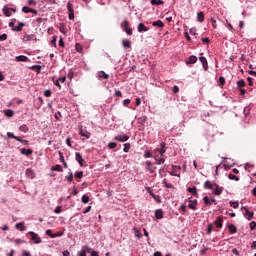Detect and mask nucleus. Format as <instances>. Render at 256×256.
<instances>
[{"label":"nucleus","mask_w":256,"mask_h":256,"mask_svg":"<svg viewBox=\"0 0 256 256\" xmlns=\"http://www.w3.org/2000/svg\"><path fill=\"white\" fill-rule=\"evenodd\" d=\"M15 229H19V231H27V227L25 226V223L20 222L15 225Z\"/></svg>","instance_id":"nucleus-19"},{"label":"nucleus","mask_w":256,"mask_h":256,"mask_svg":"<svg viewBox=\"0 0 256 256\" xmlns=\"http://www.w3.org/2000/svg\"><path fill=\"white\" fill-rule=\"evenodd\" d=\"M117 147V143H115V142H110L109 144H108V148L109 149H115Z\"/></svg>","instance_id":"nucleus-52"},{"label":"nucleus","mask_w":256,"mask_h":256,"mask_svg":"<svg viewBox=\"0 0 256 256\" xmlns=\"http://www.w3.org/2000/svg\"><path fill=\"white\" fill-rule=\"evenodd\" d=\"M20 153H21L22 155H26V157H29V155H33V150L27 149V148H22V149L20 150Z\"/></svg>","instance_id":"nucleus-17"},{"label":"nucleus","mask_w":256,"mask_h":256,"mask_svg":"<svg viewBox=\"0 0 256 256\" xmlns=\"http://www.w3.org/2000/svg\"><path fill=\"white\" fill-rule=\"evenodd\" d=\"M199 61L201 62L204 71H207V70L209 69V64H208V62H207V58H205L204 56H201V57L199 58Z\"/></svg>","instance_id":"nucleus-9"},{"label":"nucleus","mask_w":256,"mask_h":256,"mask_svg":"<svg viewBox=\"0 0 256 256\" xmlns=\"http://www.w3.org/2000/svg\"><path fill=\"white\" fill-rule=\"evenodd\" d=\"M203 201L207 207H211L212 203H214V205H217V200L214 198H209L208 196H205L203 198Z\"/></svg>","instance_id":"nucleus-6"},{"label":"nucleus","mask_w":256,"mask_h":256,"mask_svg":"<svg viewBox=\"0 0 256 256\" xmlns=\"http://www.w3.org/2000/svg\"><path fill=\"white\" fill-rule=\"evenodd\" d=\"M76 51L78 53H81V51H83V47L81 46V44H76Z\"/></svg>","instance_id":"nucleus-58"},{"label":"nucleus","mask_w":256,"mask_h":256,"mask_svg":"<svg viewBox=\"0 0 256 256\" xmlns=\"http://www.w3.org/2000/svg\"><path fill=\"white\" fill-rule=\"evenodd\" d=\"M152 25H153V27H160V28L165 27V24H164L163 21H161V20L154 21V22L152 23Z\"/></svg>","instance_id":"nucleus-23"},{"label":"nucleus","mask_w":256,"mask_h":256,"mask_svg":"<svg viewBox=\"0 0 256 256\" xmlns=\"http://www.w3.org/2000/svg\"><path fill=\"white\" fill-rule=\"evenodd\" d=\"M229 203H230V207H233V209L239 208V202L230 201Z\"/></svg>","instance_id":"nucleus-46"},{"label":"nucleus","mask_w":256,"mask_h":256,"mask_svg":"<svg viewBox=\"0 0 256 256\" xmlns=\"http://www.w3.org/2000/svg\"><path fill=\"white\" fill-rule=\"evenodd\" d=\"M246 83L244 82V80H239L237 81V87L241 88V87H245Z\"/></svg>","instance_id":"nucleus-49"},{"label":"nucleus","mask_w":256,"mask_h":256,"mask_svg":"<svg viewBox=\"0 0 256 256\" xmlns=\"http://www.w3.org/2000/svg\"><path fill=\"white\" fill-rule=\"evenodd\" d=\"M122 29H124L127 35H133V29L129 28V21L125 20L122 24Z\"/></svg>","instance_id":"nucleus-4"},{"label":"nucleus","mask_w":256,"mask_h":256,"mask_svg":"<svg viewBox=\"0 0 256 256\" xmlns=\"http://www.w3.org/2000/svg\"><path fill=\"white\" fill-rule=\"evenodd\" d=\"M210 23L213 26V29H217V20L215 18H210Z\"/></svg>","instance_id":"nucleus-48"},{"label":"nucleus","mask_w":256,"mask_h":256,"mask_svg":"<svg viewBox=\"0 0 256 256\" xmlns=\"http://www.w3.org/2000/svg\"><path fill=\"white\" fill-rule=\"evenodd\" d=\"M67 10H68V19H70V21H73V19H75V10H73V5L71 4V2L67 3Z\"/></svg>","instance_id":"nucleus-2"},{"label":"nucleus","mask_w":256,"mask_h":256,"mask_svg":"<svg viewBox=\"0 0 256 256\" xmlns=\"http://www.w3.org/2000/svg\"><path fill=\"white\" fill-rule=\"evenodd\" d=\"M133 231L135 233V237H137L138 239H141L143 237V234H141V230H139V228L134 227Z\"/></svg>","instance_id":"nucleus-24"},{"label":"nucleus","mask_w":256,"mask_h":256,"mask_svg":"<svg viewBox=\"0 0 256 256\" xmlns=\"http://www.w3.org/2000/svg\"><path fill=\"white\" fill-rule=\"evenodd\" d=\"M14 243H16V245H21L22 243H25V240L17 238L14 240Z\"/></svg>","instance_id":"nucleus-56"},{"label":"nucleus","mask_w":256,"mask_h":256,"mask_svg":"<svg viewBox=\"0 0 256 256\" xmlns=\"http://www.w3.org/2000/svg\"><path fill=\"white\" fill-rule=\"evenodd\" d=\"M151 5H163L162 0H151Z\"/></svg>","instance_id":"nucleus-47"},{"label":"nucleus","mask_w":256,"mask_h":256,"mask_svg":"<svg viewBox=\"0 0 256 256\" xmlns=\"http://www.w3.org/2000/svg\"><path fill=\"white\" fill-rule=\"evenodd\" d=\"M114 141H119L120 143H125V141H129V136L126 134H120L114 137Z\"/></svg>","instance_id":"nucleus-3"},{"label":"nucleus","mask_w":256,"mask_h":256,"mask_svg":"<svg viewBox=\"0 0 256 256\" xmlns=\"http://www.w3.org/2000/svg\"><path fill=\"white\" fill-rule=\"evenodd\" d=\"M197 63V56L191 55L186 61V65H195Z\"/></svg>","instance_id":"nucleus-12"},{"label":"nucleus","mask_w":256,"mask_h":256,"mask_svg":"<svg viewBox=\"0 0 256 256\" xmlns=\"http://www.w3.org/2000/svg\"><path fill=\"white\" fill-rule=\"evenodd\" d=\"M214 225H216L218 229H221V227H223V218H221V216H218L214 221Z\"/></svg>","instance_id":"nucleus-16"},{"label":"nucleus","mask_w":256,"mask_h":256,"mask_svg":"<svg viewBox=\"0 0 256 256\" xmlns=\"http://www.w3.org/2000/svg\"><path fill=\"white\" fill-rule=\"evenodd\" d=\"M51 94H52L51 90H45L44 91L45 97H51Z\"/></svg>","instance_id":"nucleus-62"},{"label":"nucleus","mask_w":256,"mask_h":256,"mask_svg":"<svg viewBox=\"0 0 256 256\" xmlns=\"http://www.w3.org/2000/svg\"><path fill=\"white\" fill-rule=\"evenodd\" d=\"M188 193H192L194 197H199V193H197V187H189L187 188Z\"/></svg>","instance_id":"nucleus-18"},{"label":"nucleus","mask_w":256,"mask_h":256,"mask_svg":"<svg viewBox=\"0 0 256 256\" xmlns=\"http://www.w3.org/2000/svg\"><path fill=\"white\" fill-rule=\"evenodd\" d=\"M27 59H29V58H27V56L20 55V56H16L15 61H17L18 63H20V62H25V61H27Z\"/></svg>","instance_id":"nucleus-25"},{"label":"nucleus","mask_w":256,"mask_h":256,"mask_svg":"<svg viewBox=\"0 0 256 256\" xmlns=\"http://www.w3.org/2000/svg\"><path fill=\"white\" fill-rule=\"evenodd\" d=\"M82 203H84V204L89 203V196L83 195L82 196Z\"/></svg>","instance_id":"nucleus-51"},{"label":"nucleus","mask_w":256,"mask_h":256,"mask_svg":"<svg viewBox=\"0 0 256 256\" xmlns=\"http://www.w3.org/2000/svg\"><path fill=\"white\" fill-rule=\"evenodd\" d=\"M122 45L123 47H125V49L131 48V40H127V39L123 40Z\"/></svg>","instance_id":"nucleus-33"},{"label":"nucleus","mask_w":256,"mask_h":256,"mask_svg":"<svg viewBox=\"0 0 256 256\" xmlns=\"http://www.w3.org/2000/svg\"><path fill=\"white\" fill-rule=\"evenodd\" d=\"M16 28H14V31H16L17 33L23 31V28L25 27V23L23 22H19L17 26H15Z\"/></svg>","instance_id":"nucleus-21"},{"label":"nucleus","mask_w":256,"mask_h":256,"mask_svg":"<svg viewBox=\"0 0 256 256\" xmlns=\"http://www.w3.org/2000/svg\"><path fill=\"white\" fill-rule=\"evenodd\" d=\"M42 105H43V98L42 97H38L36 105H35V108L36 109H41Z\"/></svg>","instance_id":"nucleus-30"},{"label":"nucleus","mask_w":256,"mask_h":256,"mask_svg":"<svg viewBox=\"0 0 256 256\" xmlns=\"http://www.w3.org/2000/svg\"><path fill=\"white\" fill-rule=\"evenodd\" d=\"M0 41H7V34L0 35Z\"/></svg>","instance_id":"nucleus-63"},{"label":"nucleus","mask_w":256,"mask_h":256,"mask_svg":"<svg viewBox=\"0 0 256 256\" xmlns=\"http://www.w3.org/2000/svg\"><path fill=\"white\" fill-rule=\"evenodd\" d=\"M79 135H81V137H85L86 139H89L91 137V133L83 132V130H80Z\"/></svg>","instance_id":"nucleus-37"},{"label":"nucleus","mask_w":256,"mask_h":256,"mask_svg":"<svg viewBox=\"0 0 256 256\" xmlns=\"http://www.w3.org/2000/svg\"><path fill=\"white\" fill-rule=\"evenodd\" d=\"M144 157H145L146 159H149L150 157H153V154H151V152H149V151H146V152L144 153Z\"/></svg>","instance_id":"nucleus-57"},{"label":"nucleus","mask_w":256,"mask_h":256,"mask_svg":"<svg viewBox=\"0 0 256 256\" xmlns=\"http://www.w3.org/2000/svg\"><path fill=\"white\" fill-rule=\"evenodd\" d=\"M228 229H229V232L232 233V234L237 233V227L233 224H230L228 226Z\"/></svg>","instance_id":"nucleus-36"},{"label":"nucleus","mask_w":256,"mask_h":256,"mask_svg":"<svg viewBox=\"0 0 256 256\" xmlns=\"http://www.w3.org/2000/svg\"><path fill=\"white\" fill-rule=\"evenodd\" d=\"M202 43H206L207 45H209V43H211V40L209 38H202L201 39Z\"/></svg>","instance_id":"nucleus-59"},{"label":"nucleus","mask_w":256,"mask_h":256,"mask_svg":"<svg viewBox=\"0 0 256 256\" xmlns=\"http://www.w3.org/2000/svg\"><path fill=\"white\" fill-rule=\"evenodd\" d=\"M76 179H83V171H78L74 174Z\"/></svg>","instance_id":"nucleus-40"},{"label":"nucleus","mask_w":256,"mask_h":256,"mask_svg":"<svg viewBox=\"0 0 256 256\" xmlns=\"http://www.w3.org/2000/svg\"><path fill=\"white\" fill-rule=\"evenodd\" d=\"M115 97H123V93L120 90H115Z\"/></svg>","instance_id":"nucleus-61"},{"label":"nucleus","mask_w":256,"mask_h":256,"mask_svg":"<svg viewBox=\"0 0 256 256\" xmlns=\"http://www.w3.org/2000/svg\"><path fill=\"white\" fill-rule=\"evenodd\" d=\"M61 206H57L56 208H55V210H54V213H56V214H59V213H61Z\"/></svg>","instance_id":"nucleus-64"},{"label":"nucleus","mask_w":256,"mask_h":256,"mask_svg":"<svg viewBox=\"0 0 256 256\" xmlns=\"http://www.w3.org/2000/svg\"><path fill=\"white\" fill-rule=\"evenodd\" d=\"M214 188H215V184H213L212 181L207 180V181L204 183V189H214Z\"/></svg>","instance_id":"nucleus-20"},{"label":"nucleus","mask_w":256,"mask_h":256,"mask_svg":"<svg viewBox=\"0 0 256 256\" xmlns=\"http://www.w3.org/2000/svg\"><path fill=\"white\" fill-rule=\"evenodd\" d=\"M228 179H230L231 181H239V178L235 176V174H229Z\"/></svg>","instance_id":"nucleus-45"},{"label":"nucleus","mask_w":256,"mask_h":256,"mask_svg":"<svg viewBox=\"0 0 256 256\" xmlns=\"http://www.w3.org/2000/svg\"><path fill=\"white\" fill-rule=\"evenodd\" d=\"M35 34H25L24 37H23V41H33L35 40Z\"/></svg>","instance_id":"nucleus-22"},{"label":"nucleus","mask_w":256,"mask_h":256,"mask_svg":"<svg viewBox=\"0 0 256 256\" xmlns=\"http://www.w3.org/2000/svg\"><path fill=\"white\" fill-rule=\"evenodd\" d=\"M66 179L69 183H71L73 181V172H70L69 176H67Z\"/></svg>","instance_id":"nucleus-55"},{"label":"nucleus","mask_w":256,"mask_h":256,"mask_svg":"<svg viewBox=\"0 0 256 256\" xmlns=\"http://www.w3.org/2000/svg\"><path fill=\"white\" fill-rule=\"evenodd\" d=\"M197 19H198L199 23H203V21H205V13L199 12L197 14Z\"/></svg>","instance_id":"nucleus-31"},{"label":"nucleus","mask_w":256,"mask_h":256,"mask_svg":"<svg viewBox=\"0 0 256 256\" xmlns=\"http://www.w3.org/2000/svg\"><path fill=\"white\" fill-rule=\"evenodd\" d=\"M167 144L165 142H162L160 145V148H156L154 150V159L156 161V165H163L165 163V158H159V155L163 157L165 153L167 152V147H165Z\"/></svg>","instance_id":"nucleus-1"},{"label":"nucleus","mask_w":256,"mask_h":256,"mask_svg":"<svg viewBox=\"0 0 256 256\" xmlns=\"http://www.w3.org/2000/svg\"><path fill=\"white\" fill-rule=\"evenodd\" d=\"M19 131H21L22 133H27V131H29V127H27V125L23 124L19 127Z\"/></svg>","instance_id":"nucleus-38"},{"label":"nucleus","mask_w":256,"mask_h":256,"mask_svg":"<svg viewBox=\"0 0 256 256\" xmlns=\"http://www.w3.org/2000/svg\"><path fill=\"white\" fill-rule=\"evenodd\" d=\"M213 231H215V226L213 224H209L207 226V235H211V233H213Z\"/></svg>","instance_id":"nucleus-34"},{"label":"nucleus","mask_w":256,"mask_h":256,"mask_svg":"<svg viewBox=\"0 0 256 256\" xmlns=\"http://www.w3.org/2000/svg\"><path fill=\"white\" fill-rule=\"evenodd\" d=\"M4 113H5L6 117H13V115H14L13 110H11V109L5 110Z\"/></svg>","instance_id":"nucleus-44"},{"label":"nucleus","mask_w":256,"mask_h":256,"mask_svg":"<svg viewBox=\"0 0 256 256\" xmlns=\"http://www.w3.org/2000/svg\"><path fill=\"white\" fill-rule=\"evenodd\" d=\"M60 33H63V35L67 34V28H65V24L61 23L59 26Z\"/></svg>","instance_id":"nucleus-35"},{"label":"nucleus","mask_w":256,"mask_h":256,"mask_svg":"<svg viewBox=\"0 0 256 256\" xmlns=\"http://www.w3.org/2000/svg\"><path fill=\"white\" fill-rule=\"evenodd\" d=\"M26 177H28V179H35V171L31 168L26 169Z\"/></svg>","instance_id":"nucleus-14"},{"label":"nucleus","mask_w":256,"mask_h":256,"mask_svg":"<svg viewBox=\"0 0 256 256\" xmlns=\"http://www.w3.org/2000/svg\"><path fill=\"white\" fill-rule=\"evenodd\" d=\"M87 253H91V248L83 246L82 250L78 252V256H87Z\"/></svg>","instance_id":"nucleus-8"},{"label":"nucleus","mask_w":256,"mask_h":256,"mask_svg":"<svg viewBox=\"0 0 256 256\" xmlns=\"http://www.w3.org/2000/svg\"><path fill=\"white\" fill-rule=\"evenodd\" d=\"M99 79H109V75L105 73V71H99L98 72Z\"/></svg>","instance_id":"nucleus-28"},{"label":"nucleus","mask_w":256,"mask_h":256,"mask_svg":"<svg viewBox=\"0 0 256 256\" xmlns=\"http://www.w3.org/2000/svg\"><path fill=\"white\" fill-rule=\"evenodd\" d=\"M30 69H32V71H36V73H41V65H34Z\"/></svg>","instance_id":"nucleus-39"},{"label":"nucleus","mask_w":256,"mask_h":256,"mask_svg":"<svg viewBox=\"0 0 256 256\" xmlns=\"http://www.w3.org/2000/svg\"><path fill=\"white\" fill-rule=\"evenodd\" d=\"M150 195L157 201V203H161V197L159 195H155L154 193H150Z\"/></svg>","instance_id":"nucleus-43"},{"label":"nucleus","mask_w":256,"mask_h":256,"mask_svg":"<svg viewBox=\"0 0 256 256\" xmlns=\"http://www.w3.org/2000/svg\"><path fill=\"white\" fill-rule=\"evenodd\" d=\"M2 11L6 17H11V9H9V7L4 6Z\"/></svg>","instance_id":"nucleus-26"},{"label":"nucleus","mask_w":256,"mask_h":256,"mask_svg":"<svg viewBox=\"0 0 256 256\" xmlns=\"http://www.w3.org/2000/svg\"><path fill=\"white\" fill-rule=\"evenodd\" d=\"M147 31H149V27L145 26L143 23L138 24V33H145Z\"/></svg>","instance_id":"nucleus-13"},{"label":"nucleus","mask_w":256,"mask_h":256,"mask_svg":"<svg viewBox=\"0 0 256 256\" xmlns=\"http://www.w3.org/2000/svg\"><path fill=\"white\" fill-rule=\"evenodd\" d=\"M7 137L9 139H15L16 141H21V137L19 136H15V134L11 133V132H7Z\"/></svg>","instance_id":"nucleus-27"},{"label":"nucleus","mask_w":256,"mask_h":256,"mask_svg":"<svg viewBox=\"0 0 256 256\" xmlns=\"http://www.w3.org/2000/svg\"><path fill=\"white\" fill-rule=\"evenodd\" d=\"M189 209H192V211H196L197 210V200H191V198H189Z\"/></svg>","instance_id":"nucleus-11"},{"label":"nucleus","mask_w":256,"mask_h":256,"mask_svg":"<svg viewBox=\"0 0 256 256\" xmlns=\"http://www.w3.org/2000/svg\"><path fill=\"white\" fill-rule=\"evenodd\" d=\"M51 170L58 171V173H63V167H61V165H59V164L52 166Z\"/></svg>","instance_id":"nucleus-32"},{"label":"nucleus","mask_w":256,"mask_h":256,"mask_svg":"<svg viewBox=\"0 0 256 256\" xmlns=\"http://www.w3.org/2000/svg\"><path fill=\"white\" fill-rule=\"evenodd\" d=\"M242 211L244 212V215L246 217V219H248V221H251V219H253V216L255 215V213L249 211V209H247V207H242Z\"/></svg>","instance_id":"nucleus-7"},{"label":"nucleus","mask_w":256,"mask_h":256,"mask_svg":"<svg viewBox=\"0 0 256 256\" xmlns=\"http://www.w3.org/2000/svg\"><path fill=\"white\" fill-rule=\"evenodd\" d=\"M180 211H182V215H185L186 211H187V206H185V204H182L180 206Z\"/></svg>","instance_id":"nucleus-50"},{"label":"nucleus","mask_w":256,"mask_h":256,"mask_svg":"<svg viewBox=\"0 0 256 256\" xmlns=\"http://www.w3.org/2000/svg\"><path fill=\"white\" fill-rule=\"evenodd\" d=\"M219 84L222 85V86L225 85V77L221 76L219 78Z\"/></svg>","instance_id":"nucleus-60"},{"label":"nucleus","mask_w":256,"mask_h":256,"mask_svg":"<svg viewBox=\"0 0 256 256\" xmlns=\"http://www.w3.org/2000/svg\"><path fill=\"white\" fill-rule=\"evenodd\" d=\"M129 149H131V144L130 143L124 144V148H123L124 153H129Z\"/></svg>","instance_id":"nucleus-41"},{"label":"nucleus","mask_w":256,"mask_h":256,"mask_svg":"<svg viewBox=\"0 0 256 256\" xmlns=\"http://www.w3.org/2000/svg\"><path fill=\"white\" fill-rule=\"evenodd\" d=\"M155 217H156V219H163V210L157 209L155 211Z\"/></svg>","instance_id":"nucleus-29"},{"label":"nucleus","mask_w":256,"mask_h":256,"mask_svg":"<svg viewBox=\"0 0 256 256\" xmlns=\"http://www.w3.org/2000/svg\"><path fill=\"white\" fill-rule=\"evenodd\" d=\"M29 235H31V240L34 241L36 245H39V243H41V237H39V234L30 231Z\"/></svg>","instance_id":"nucleus-5"},{"label":"nucleus","mask_w":256,"mask_h":256,"mask_svg":"<svg viewBox=\"0 0 256 256\" xmlns=\"http://www.w3.org/2000/svg\"><path fill=\"white\" fill-rule=\"evenodd\" d=\"M75 157H76V161L79 163V165H81V167H83V162L85 160L83 159V156L81 155V153L76 152Z\"/></svg>","instance_id":"nucleus-15"},{"label":"nucleus","mask_w":256,"mask_h":256,"mask_svg":"<svg viewBox=\"0 0 256 256\" xmlns=\"http://www.w3.org/2000/svg\"><path fill=\"white\" fill-rule=\"evenodd\" d=\"M46 235H48V237H51V239H55V233H53L51 229L46 230Z\"/></svg>","instance_id":"nucleus-42"},{"label":"nucleus","mask_w":256,"mask_h":256,"mask_svg":"<svg viewBox=\"0 0 256 256\" xmlns=\"http://www.w3.org/2000/svg\"><path fill=\"white\" fill-rule=\"evenodd\" d=\"M250 229H251V231H255V229H256V222L255 221L250 222Z\"/></svg>","instance_id":"nucleus-54"},{"label":"nucleus","mask_w":256,"mask_h":256,"mask_svg":"<svg viewBox=\"0 0 256 256\" xmlns=\"http://www.w3.org/2000/svg\"><path fill=\"white\" fill-rule=\"evenodd\" d=\"M22 11H23V13H31V8L28 7V6H24V7L22 8Z\"/></svg>","instance_id":"nucleus-53"},{"label":"nucleus","mask_w":256,"mask_h":256,"mask_svg":"<svg viewBox=\"0 0 256 256\" xmlns=\"http://www.w3.org/2000/svg\"><path fill=\"white\" fill-rule=\"evenodd\" d=\"M212 190L214 195H221L223 193V187H220L218 184H214V188Z\"/></svg>","instance_id":"nucleus-10"}]
</instances>
